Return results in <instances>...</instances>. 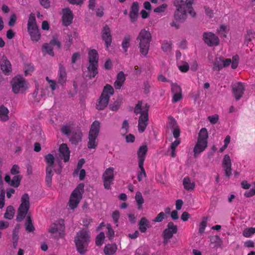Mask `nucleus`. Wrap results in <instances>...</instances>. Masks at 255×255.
<instances>
[{"mask_svg":"<svg viewBox=\"0 0 255 255\" xmlns=\"http://www.w3.org/2000/svg\"><path fill=\"white\" fill-rule=\"evenodd\" d=\"M66 73L65 72V68L63 67L62 66L60 65V73H59V78L58 81L60 83L62 84L65 82L66 79Z\"/></svg>","mask_w":255,"mask_h":255,"instance_id":"obj_42","label":"nucleus"},{"mask_svg":"<svg viewBox=\"0 0 255 255\" xmlns=\"http://www.w3.org/2000/svg\"><path fill=\"white\" fill-rule=\"evenodd\" d=\"M122 103L121 99H118L114 103L109 105L110 109L114 111H117L120 108Z\"/></svg>","mask_w":255,"mask_h":255,"instance_id":"obj_45","label":"nucleus"},{"mask_svg":"<svg viewBox=\"0 0 255 255\" xmlns=\"http://www.w3.org/2000/svg\"><path fill=\"white\" fill-rule=\"evenodd\" d=\"M114 93V90L113 88L109 84H107L104 88V90L102 94L106 95L108 96L113 95Z\"/></svg>","mask_w":255,"mask_h":255,"instance_id":"obj_41","label":"nucleus"},{"mask_svg":"<svg viewBox=\"0 0 255 255\" xmlns=\"http://www.w3.org/2000/svg\"><path fill=\"white\" fill-rule=\"evenodd\" d=\"M139 230L142 233H145L147 228L151 227L149 221L145 218L142 217L138 223Z\"/></svg>","mask_w":255,"mask_h":255,"instance_id":"obj_27","label":"nucleus"},{"mask_svg":"<svg viewBox=\"0 0 255 255\" xmlns=\"http://www.w3.org/2000/svg\"><path fill=\"white\" fill-rule=\"evenodd\" d=\"M102 38L105 41L106 47L108 48L112 43L111 31L108 25H106L102 30Z\"/></svg>","mask_w":255,"mask_h":255,"instance_id":"obj_23","label":"nucleus"},{"mask_svg":"<svg viewBox=\"0 0 255 255\" xmlns=\"http://www.w3.org/2000/svg\"><path fill=\"white\" fill-rule=\"evenodd\" d=\"M128 123L127 120H125L122 125L121 128L122 134L125 135L128 131Z\"/></svg>","mask_w":255,"mask_h":255,"instance_id":"obj_51","label":"nucleus"},{"mask_svg":"<svg viewBox=\"0 0 255 255\" xmlns=\"http://www.w3.org/2000/svg\"><path fill=\"white\" fill-rule=\"evenodd\" d=\"M15 213V210L12 206H9L7 207L6 212L4 215L5 219L10 220L13 218Z\"/></svg>","mask_w":255,"mask_h":255,"instance_id":"obj_38","label":"nucleus"},{"mask_svg":"<svg viewBox=\"0 0 255 255\" xmlns=\"http://www.w3.org/2000/svg\"><path fill=\"white\" fill-rule=\"evenodd\" d=\"M65 229L64 220H60L56 221L53 224L49 229V232L51 234H54L58 232L61 234V232L64 231Z\"/></svg>","mask_w":255,"mask_h":255,"instance_id":"obj_15","label":"nucleus"},{"mask_svg":"<svg viewBox=\"0 0 255 255\" xmlns=\"http://www.w3.org/2000/svg\"><path fill=\"white\" fill-rule=\"evenodd\" d=\"M56 45L58 49L61 47V42L55 38L52 39L49 43H44L42 46V51L43 52L49 54L50 56H53L54 53L53 50L52 46Z\"/></svg>","mask_w":255,"mask_h":255,"instance_id":"obj_13","label":"nucleus"},{"mask_svg":"<svg viewBox=\"0 0 255 255\" xmlns=\"http://www.w3.org/2000/svg\"><path fill=\"white\" fill-rule=\"evenodd\" d=\"M167 7V5L165 3L162 4V5L157 7L154 9V11L157 13H160L163 12Z\"/></svg>","mask_w":255,"mask_h":255,"instance_id":"obj_59","label":"nucleus"},{"mask_svg":"<svg viewBox=\"0 0 255 255\" xmlns=\"http://www.w3.org/2000/svg\"><path fill=\"white\" fill-rule=\"evenodd\" d=\"M89 63L98 64L99 55L95 49L91 50L88 53Z\"/></svg>","mask_w":255,"mask_h":255,"instance_id":"obj_29","label":"nucleus"},{"mask_svg":"<svg viewBox=\"0 0 255 255\" xmlns=\"http://www.w3.org/2000/svg\"><path fill=\"white\" fill-rule=\"evenodd\" d=\"M53 175L52 168H51V167H46L45 182L48 187H50L51 185Z\"/></svg>","mask_w":255,"mask_h":255,"instance_id":"obj_33","label":"nucleus"},{"mask_svg":"<svg viewBox=\"0 0 255 255\" xmlns=\"http://www.w3.org/2000/svg\"><path fill=\"white\" fill-rule=\"evenodd\" d=\"M92 219L89 217H86L83 220V224L84 226L88 227L92 222Z\"/></svg>","mask_w":255,"mask_h":255,"instance_id":"obj_64","label":"nucleus"},{"mask_svg":"<svg viewBox=\"0 0 255 255\" xmlns=\"http://www.w3.org/2000/svg\"><path fill=\"white\" fill-rule=\"evenodd\" d=\"M222 63L223 57H217L214 62L213 70L217 71L221 70L223 68Z\"/></svg>","mask_w":255,"mask_h":255,"instance_id":"obj_35","label":"nucleus"},{"mask_svg":"<svg viewBox=\"0 0 255 255\" xmlns=\"http://www.w3.org/2000/svg\"><path fill=\"white\" fill-rule=\"evenodd\" d=\"M206 14L210 18H212L214 16L213 10L207 6H204Z\"/></svg>","mask_w":255,"mask_h":255,"instance_id":"obj_62","label":"nucleus"},{"mask_svg":"<svg viewBox=\"0 0 255 255\" xmlns=\"http://www.w3.org/2000/svg\"><path fill=\"white\" fill-rule=\"evenodd\" d=\"M239 57L236 55L234 56L232 58V60L231 59H224L223 57V67H227L231 64V67L233 69H235L237 68L239 63Z\"/></svg>","mask_w":255,"mask_h":255,"instance_id":"obj_20","label":"nucleus"},{"mask_svg":"<svg viewBox=\"0 0 255 255\" xmlns=\"http://www.w3.org/2000/svg\"><path fill=\"white\" fill-rule=\"evenodd\" d=\"M208 219L207 217H204L202 221L201 222L199 229V232L201 234L204 232L206 227L207 226V220Z\"/></svg>","mask_w":255,"mask_h":255,"instance_id":"obj_47","label":"nucleus"},{"mask_svg":"<svg viewBox=\"0 0 255 255\" xmlns=\"http://www.w3.org/2000/svg\"><path fill=\"white\" fill-rule=\"evenodd\" d=\"M21 203L17 210L16 220L17 222L22 221L27 215L30 208L29 196L24 193L21 198Z\"/></svg>","mask_w":255,"mask_h":255,"instance_id":"obj_5","label":"nucleus"},{"mask_svg":"<svg viewBox=\"0 0 255 255\" xmlns=\"http://www.w3.org/2000/svg\"><path fill=\"white\" fill-rule=\"evenodd\" d=\"M19 227L18 225H17L15 229L13 231L12 233V241H18L19 236H18V230Z\"/></svg>","mask_w":255,"mask_h":255,"instance_id":"obj_57","label":"nucleus"},{"mask_svg":"<svg viewBox=\"0 0 255 255\" xmlns=\"http://www.w3.org/2000/svg\"><path fill=\"white\" fill-rule=\"evenodd\" d=\"M59 151L61 156L64 157V162H67L69 161L70 156V151L66 143H62L61 144L59 147Z\"/></svg>","mask_w":255,"mask_h":255,"instance_id":"obj_26","label":"nucleus"},{"mask_svg":"<svg viewBox=\"0 0 255 255\" xmlns=\"http://www.w3.org/2000/svg\"><path fill=\"white\" fill-rule=\"evenodd\" d=\"M171 92L172 94L180 93H182V90L180 86L177 83H172Z\"/></svg>","mask_w":255,"mask_h":255,"instance_id":"obj_49","label":"nucleus"},{"mask_svg":"<svg viewBox=\"0 0 255 255\" xmlns=\"http://www.w3.org/2000/svg\"><path fill=\"white\" fill-rule=\"evenodd\" d=\"M177 226L175 225L172 222H169L162 233L163 237V244H167L170 239L173 237V234L177 232Z\"/></svg>","mask_w":255,"mask_h":255,"instance_id":"obj_9","label":"nucleus"},{"mask_svg":"<svg viewBox=\"0 0 255 255\" xmlns=\"http://www.w3.org/2000/svg\"><path fill=\"white\" fill-rule=\"evenodd\" d=\"M84 187V184L80 183L72 193L69 201V207L71 209L76 208L81 200Z\"/></svg>","mask_w":255,"mask_h":255,"instance_id":"obj_7","label":"nucleus"},{"mask_svg":"<svg viewBox=\"0 0 255 255\" xmlns=\"http://www.w3.org/2000/svg\"><path fill=\"white\" fill-rule=\"evenodd\" d=\"M139 9L138 3L137 1L133 2L131 6L129 14L131 22H133L136 20L138 15Z\"/></svg>","mask_w":255,"mask_h":255,"instance_id":"obj_19","label":"nucleus"},{"mask_svg":"<svg viewBox=\"0 0 255 255\" xmlns=\"http://www.w3.org/2000/svg\"><path fill=\"white\" fill-rule=\"evenodd\" d=\"M82 136L83 134L80 129H74L69 135V140L72 144H77L81 141Z\"/></svg>","mask_w":255,"mask_h":255,"instance_id":"obj_17","label":"nucleus"},{"mask_svg":"<svg viewBox=\"0 0 255 255\" xmlns=\"http://www.w3.org/2000/svg\"><path fill=\"white\" fill-rule=\"evenodd\" d=\"M183 185L186 190H193L195 186V183L192 182L190 178L188 176L183 179Z\"/></svg>","mask_w":255,"mask_h":255,"instance_id":"obj_31","label":"nucleus"},{"mask_svg":"<svg viewBox=\"0 0 255 255\" xmlns=\"http://www.w3.org/2000/svg\"><path fill=\"white\" fill-rule=\"evenodd\" d=\"M34 70V67L30 64H27L25 65L24 66V73L25 75H27V74L33 72Z\"/></svg>","mask_w":255,"mask_h":255,"instance_id":"obj_58","label":"nucleus"},{"mask_svg":"<svg viewBox=\"0 0 255 255\" xmlns=\"http://www.w3.org/2000/svg\"><path fill=\"white\" fill-rule=\"evenodd\" d=\"M208 133L206 128H202L198 134L197 142L194 148V156L196 157L203 151L207 146Z\"/></svg>","mask_w":255,"mask_h":255,"instance_id":"obj_4","label":"nucleus"},{"mask_svg":"<svg viewBox=\"0 0 255 255\" xmlns=\"http://www.w3.org/2000/svg\"><path fill=\"white\" fill-rule=\"evenodd\" d=\"M25 230L27 232H32L35 230V228L32 224L31 214H28L27 216L25 223Z\"/></svg>","mask_w":255,"mask_h":255,"instance_id":"obj_32","label":"nucleus"},{"mask_svg":"<svg viewBox=\"0 0 255 255\" xmlns=\"http://www.w3.org/2000/svg\"><path fill=\"white\" fill-rule=\"evenodd\" d=\"M114 169L113 167H109L103 173L102 178L104 181V187L107 189H110L111 184L114 179Z\"/></svg>","mask_w":255,"mask_h":255,"instance_id":"obj_11","label":"nucleus"},{"mask_svg":"<svg viewBox=\"0 0 255 255\" xmlns=\"http://www.w3.org/2000/svg\"><path fill=\"white\" fill-rule=\"evenodd\" d=\"M1 69L5 75H9L11 72V66L10 62L7 60L5 55H3L1 58Z\"/></svg>","mask_w":255,"mask_h":255,"instance_id":"obj_21","label":"nucleus"},{"mask_svg":"<svg viewBox=\"0 0 255 255\" xmlns=\"http://www.w3.org/2000/svg\"><path fill=\"white\" fill-rule=\"evenodd\" d=\"M27 29L32 40L37 41L40 39V34L36 23L35 14L33 13L29 15L27 23Z\"/></svg>","mask_w":255,"mask_h":255,"instance_id":"obj_6","label":"nucleus"},{"mask_svg":"<svg viewBox=\"0 0 255 255\" xmlns=\"http://www.w3.org/2000/svg\"><path fill=\"white\" fill-rule=\"evenodd\" d=\"M126 80V77L123 71H120L117 75V79L114 83L116 89H120Z\"/></svg>","mask_w":255,"mask_h":255,"instance_id":"obj_25","label":"nucleus"},{"mask_svg":"<svg viewBox=\"0 0 255 255\" xmlns=\"http://www.w3.org/2000/svg\"><path fill=\"white\" fill-rule=\"evenodd\" d=\"M63 12V23L65 26H67L72 23L73 18L72 12L69 8H64Z\"/></svg>","mask_w":255,"mask_h":255,"instance_id":"obj_16","label":"nucleus"},{"mask_svg":"<svg viewBox=\"0 0 255 255\" xmlns=\"http://www.w3.org/2000/svg\"><path fill=\"white\" fill-rule=\"evenodd\" d=\"M117 250V245L115 244H108L104 249V252L106 255H113Z\"/></svg>","mask_w":255,"mask_h":255,"instance_id":"obj_30","label":"nucleus"},{"mask_svg":"<svg viewBox=\"0 0 255 255\" xmlns=\"http://www.w3.org/2000/svg\"><path fill=\"white\" fill-rule=\"evenodd\" d=\"M255 233V228H250L246 229L243 231V235L245 237L248 238Z\"/></svg>","mask_w":255,"mask_h":255,"instance_id":"obj_48","label":"nucleus"},{"mask_svg":"<svg viewBox=\"0 0 255 255\" xmlns=\"http://www.w3.org/2000/svg\"><path fill=\"white\" fill-rule=\"evenodd\" d=\"M164 218V213L163 212L159 213L156 218L153 220L154 222H161Z\"/></svg>","mask_w":255,"mask_h":255,"instance_id":"obj_60","label":"nucleus"},{"mask_svg":"<svg viewBox=\"0 0 255 255\" xmlns=\"http://www.w3.org/2000/svg\"><path fill=\"white\" fill-rule=\"evenodd\" d=\"M90 241V235L87 229L83 228L77 233L74 242L77 250L80 254L84 255L86 253Z\"/></svg>","mask_w":255,"mask_h":255,"instance_id":"obj_2","label":"nucleus"},{"mask_svg":"<svg viewBox=\"0 0 255 255\" xmlns=\"http://www.w3.org/2000/svg\"><path fill=\"white\" fill-rule=\"evenodd\" d=\"M141 121H142V119L141 118H139L138 119V130L139 131V132H143L146 127H147V123H141Z\"/></svg>","mask_w":255,"mask_h":255,"instance_id":"obj_53","label":"nucleus"},{"mask_svg":"<svg viewBox=\"0 0 255 255\" xmlns=\"http://www.w3.org/2000/svg\"><path fill=\"white\" fill-rule=\"evenodd\" d=\"M5 191L2 188L0 193V209H2L4 206Z\"/></svg>","mask_w":255,"mask_h":255,"instance_id":"obj_55","label":"nucleus"},{"mask_svg":"<svg viewBox=\"0 0 255 255\" xmlns=\"http://www.w3.org/2000/svg\"><path fill=\"white\" fill-rule=\"evenodd\" d=\"M11 83L12 91L15 94L23 93L26 89V82L23 78L15 77Z\"/></svg>","mask_w":255,"mask_h":255,"instance_id":"obj_10","label":"nucleus"},{"mask_svg":"<svg viewBox=\"0 0 255 255\" xmlns=\"http://www.w3.org/2000/svg\"><path fill=\"white\" fill-rule=\"evenodd\" d=\"M105 236L104 232H101L96 238V244L98 246H101L104 242Z\"/></svg>","mask_w":255,"mask_h":255,"instance_id":"obj_44","label":"nucleus"},{"mask_svg":"<svg viewBox=\"0 0 255 255\" xmlns=\"http://www.w3.org/2000/svg\"><path fill=\"white\" fill-rule=\"evenodd\" d=\"M203 39L204 42L209 46H216L219 45V38L217 36L211 32H204Z\"/></svg>","mask_w":255,"mask_h":255,"instance_id":"obj_12","label":"nucleus"},{"mask_svg":"<svg viewBox=\"0 0 255 255\" xmlns=\"http://www.w3.org/2000/svg\"><path fill=\"white\" fill-rule=\"evenodd\" d=\"M168 126L171 129L178 127L175 120L173 117L169 116L168 117Z\"/></svg>","mask_w":255,"mask_h":255,"instance_id":"obj_52","label":"nucleus"},{"mask_svg":"<svg viewBox=\"0 0 255 255\" xmlns=\"http://www.w3.org/2000/svg\"><path fill=\"white\" fill-rule=\"evenodd\" d=\"M172 43L167 41H164L162 44L161 48L164 52H169L172 49Z\"/></svg>","mask_w":255,"mask_h":255,"instance_id":"obj_43","label":"nucleus"},{"mask_svg":"<svg viewBox=\"0 0 255 255\" xmlns=\"http://www.w3.org/2000/svg\"><path fill=\"white\" fill-rule=\"evenodd\" d=\"M193 1V0H175L174 5L176 9L174 17L176 20L184 21L187 18V11L193 17L196 16V12L192 6Z\"/></svg>","mask_w":255,"mask_h":255,"instance_id":"obj_1","label":"nucleus"},{"mask_svg":"<svg viewBox=\"0 0 255 255\" xmlns=\"http://www.w3.org/2000/svg\"><path fill=\"white\" fill-rule=\"evenodd\" d=\"M9 111L3 105L0 106V120L2 121H6L8 120Z\"/></svg>","mask_w":255,"mask_h":255,"instance_id":"obj_34","label":"nucleus"},{"mask_svg":"<svg viewBox=\"0 0 255 255\" xmlns=\"http://www.w3.org/2000/svg\"><path fill=\"white\" fill-rule=\"evenodd\" d=\"M73 37L71 34H68L66 39V46L69 48L73 43Z\"/></svg>","mask_w":255,"mask_h":255,"instance_id":"obj_63","label":"nucleus"},{"mask_svg":"<svg viewBox=\"0 0 255 255\" xmlns=\"http://www.w3.org/2000/svg\"><path fill=\"white\" fill-rule=\"evenodd\" d=\"M98 64L90 63L88 67V73L87 75L90 78L95 77L98 74Z\"/></svg>","mask_w":255,"mask_h":255,"instance_id":"obj_28","label":"nucleus"},{"mask_svg":"<svg viewBox=\"0 0 255 255\" xmlns=\"http://www.w3.org/2000/svg\"><path fill=\"white\" fill-rule=\"evenodd\" d=\"M21 176L20 175H15L11 180L10 185L16 188L20 185V181L21 180Z\"/></svg>","mask_w":255,"mask_h":255,"instance_id":"obj_40","label":"nucleus"},{"mask_svg":"<svg viewBox=\"0 0 255 255\" xmlns=\"http://www.w3.org/2000/svg\"><path fill=\"white\" fill-rule=\"evenodd\" d=\"M222 164L225 172V175L227 177H230L232 174V163L230 156L228 154H226L224 156Z\"/></svg>","mask_w":255,"mask_h":255,"instance_id":"obj_18","label":"nucleus"},{"mask_svg":"<svg viewBox=\"0 0 255 255\" xmlns=\"http://www.w3.org/2000/svg\"><path fill=\"white\" fill-rule=\"evenodd\" d=\"M110 96L102 94L99 99L96 109L98 110H103L108 105Z\"/></svg>","mask_w":255,"mask_h":255,"instance_id":"obj_22","label":"nucleus"},{"mask_svg":"<svg viewBox=\"0 0 255 255\" xmlns=\"http://www.w3.org/2000/svg\"><path fill=\"white\" fill-rule=\"evenodd\" d=\"M45 159L46 162L48 164L47 167H51V168H52L54 162V157L53 155L50 153H49L46 155Z\"/></svg>","mask_w":255,"mask_h":255,"instance_id":"obj_46","label":"nucleus"},{"mask_svg":"<svg viewBox=\"0 0 255 255\" xmlns=\"http://www.w3.org/2000/svg\"><path fill=\"white\" fill-rule=\"evenodd\" d=\"M138 42L139 51L143 56H146L148 53L152 36L150 31L145 28L142 29L136 39Z\"/></svg>","mask_w":255,"mask_h":255,"instance_id":"obj_3","label":"nucleus"},{"mask_svg":"<svg viewBox=\"0 0 255 255\" xmlns=\"http://www.w3.org/2000/svg\"><path fill=\"white\" fill-rule=\"evenodd\" d=\"M138 166L140 169V171L138 173L137 179L139 181H140L142 180L143 177L146 176V173L143 168V164H138Z\"/></svg>","mask_w":255,"mask_h":255,"instance_id":"obj_50","label":"nucleus"},{"mask_svg":"<svg viewBox=\"0 0 255 255\" xmlns=\"http://www.w3.org/2000/svg\"><path fill=\"white\" fill-rule=\"evenodd\" d=\"M208 119L211 124H215L217 123L219 120V116L218 115L215 114L212 116H209L208 117Z\"/></svg>","mask_w":255,"mask_h":255,"instance_id":"obj_61","label":"nucleus"},{"mask_svg":"<svg viewBox=\"0 0 255 255\" xmlns=\"http://www.w3.org/2000/svg\"><path fill=\"white\" fill-rule=\"evenodd\" d=\"M108 232L106 233L107 237L109 240H112L115 236V232L109 225L107 226Z\"/></svg>","mask_w":255,"mask_h":255,"instance_id":"obj_56","label":"nucleus"},{"mask_svg":"<svg viewBox=\"0 0 255 255\" xmlns=\"http://www.w3.org/2000/svg\"><path fill=\"white\" fill-rule=\"evenodd\" d=\"M245 90V86L241 82H238L233 87L232 91L237 101L242 97Z\"/></svg>","mask_w":255,"mask_h":255,"instance_id":"obj_14","label":"nucleus"},{"mask_svg":"<svg viewBox=\"0 0 255 255\" xmlns=\"http://www.w3.org/2000/svg\"><path fill=\"white\" fill-rule=\"evenodd\" d=\"M131 36L129 34H126L123 39L122 46L125 52H127L128 48L130 46Z\"/></svg>","mask_w":255,"mask_h":255,"instance_id":"obj_36","label":"nucleus"},{"mask_svg":"<svg viewBox=\"0 0 255 255\" xmlns=\"http://www.w3.org/2000/svg\"><path fill=\"white\" fill-rule=\"evenodd\" d=\"M135 199L137 203L138 209H141L142 208V204L144 203V199L140 192H136Z\"/></svg>","mask_w":255,"mask_h":255,"instance_id":"obj_39","label":"nucleus"},{"mask_svg":"<svg viewBox=\"0 0 255 255\" xmlns=\"http://www.w3.org/2000/svg\"><path fill=\"white\" fill-rule=\"evenodd\" d=\"M148 148L146 145H143L138 148L137 154L138 158V164H143L145 157L147 153Z\"/></svg>","mask_w":255,"mask_h":255,"instance_id":"obj_24","label":"nucleus"},{"mask_svg":"<svg viewBox=\"0 0 255 255\" xmlns=\"http://www.w3.org/2000/svg\"><path fill=\"white\" fill-rule=\"evenodd\" d=\"M73 125L71 123H68L64 125L61 128V132L67 136L70 135V133L72 132Z\"/></svg>","mask_w":255,"mask_h":255,"instance_id":"obj_37","label":"nucleus"},{"mask_svg":"<svg viewBox=\"0 0 255 255\" xmlns=\"http://www.w3.org/2000/svg\"><path fill=\"white\" fill-rule=\"evenodd\" d=\"M254 35L255 32L253 30H248L246 36L245 42H247L248 43L249 42L251 41L252 39L254 38Z\"/></svg>","mask_w":255,"mask_h":255,"instance_id":"obj_54","label":"nucleus"},{"mask_svg":"<svg viewBox=\"0 0 255 255\" xmlns=\"http://www.w3.org/2000/svg\"><path fill=\"white\" fill-rule=\"evenodd\" d=\"M100 128L99 122L95 121L91 125L89 134V141L88 147L89 148H95L97 146L96 139L98 135Z\"/></svg>","mask_w":255,"mask_h":255,"instance_id":"obj_8","label":"nucleus"}]
</instances>
